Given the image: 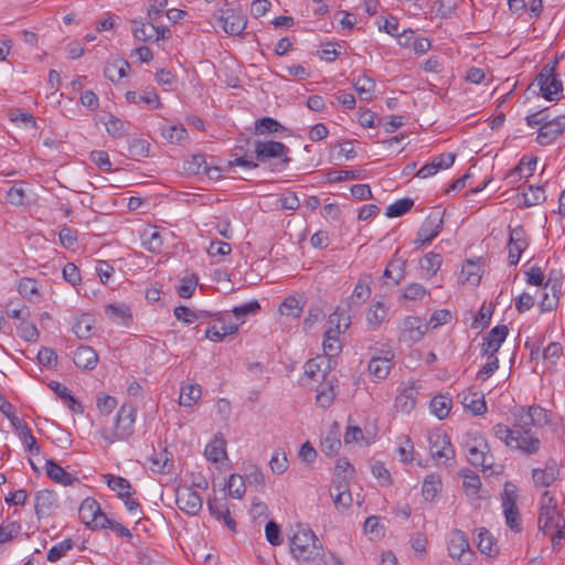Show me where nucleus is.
Returning <instances> with one entry per match:
<instances>
[{
  "mask_svg": "<svg viewBox=\"0 0 565 565\" xmlns=\"http://www.w3.org/2000/svg\"><path fill=\"white\" fill-rule=\"evenodd\" d=\"M290 553L300 565H321L324 551L321 542L310 529L299 527L290 537Z\"/></svg>",
  "mask_w": 565,
  "mask_h": 565,
  "instance_id": "f257e3e1",
  "label": "nucleus"
},
{
  "mask_svg": "<svg viewBox=\"0 0 565 565\" xmlns=\"http://www.w3.org/2000/svg\"><path fill=\"white\" fill-rule=\"evenodd\" d=\"M514 416V434L521 436L524 441L525 437L539 438L533 431V427H543L550 423V415L547 411L539 405L530 407L520 406L513 412Z\"/></svg>",
  "mask_w": 565,
  "mask_h": 565,
  "instance_id": "f03ea898",
  "label": "nucleus"
},
{
  "mask_svg": "<svg viewBox=\"0 0 565 565\" xmlns=\"http://www.w3.org/2000/svg\"><path fill=\"white\" fill-rule=\"evenodd\" d=\"M136 422V408L131 404H122L119 408L113 428H104L102 437L108 443L114 444L118 440H125L134 434Z\"/></svg>",
  "mask_w": 565,
  "mask_h": 565,
  "instance_id": "7ed1b4c3",
  "label": "nucleus"
},
{
  "mask_svg": "<svg viewBox=\"0 0 565 565\" xmlns=\"http://www.w3.org/2000/svg\"><path fill=\"white\" fill-rule=\"evenodd\" d=\"M468 461L483 471L493 466V456L484 437L478 434H469L465 441Z\"/></svg>",
  "mask_w": 565,
  "mask_h": 565,
  "instance_id": "20e7f679",
  "label": "nucleus"
},
{
  "mask_svg": "<svg viewBox=\"0 0 565 565\" xmlns=\"http://www.w3.org/2000/svg\"><path fill=\"white\" fill-rule=\"evenodd\" d=\"M493 435L503 441L511 449L521 450L523 454L533 455L540 450L541 440L540 438L525 437L527 441L521 438V436L514 434V428H510L503 424H497L492 428Z\"/></svg>",
  "mask_w": 565,
  "mask_h": 565,
  "instance_id": "39448f33",
  "label": "nucleus"
},
{
  "mask_svg": "<svg viewBox=\"0 0 565 565\" xmlns=\"http://www.w3.org/2000/svg\"><path fill=\"white\" fill-rule=\"evenodd\" d=\"M518 498V487L513 482L507 481L501 494L502 509L507 525L515 533L522 531V519L516 507Z\"/></svg>",
  "mask_w": 565,
  "mask_h": 565,
  "instance_id": "423d86ee",
  "label": "nucleus"
},
{
  "mask_svg": "<svg viewBox=\"0 0 565 565\" xmlns=\"http://www.w3.org/2000/svg\"><path fill=\"white\" fill-rule=\"evenodd\" d=\"M429 451L437 463H447L455 458V449L448 435L439 429L428 436Z\"/></svg>",
  "mask_w": 565,
  "mask_h": 565,
  "instance_id": "0eeeda50",
  "label": "nucleus"
},
{
  "mask_svg": "<svg viewBox=\"0 0 565 565\" xmlns=\"http://www.w3.org/2000/svg\"><path fill=\"white\" fill-rule=\"evenodd\" d=\"M542 96L546 100H557L563 90L562 82L556 77L554 67L545 66L535 78Z\"/></svg>",
  "mask_w": 565,
  "mask_h": 565,
  "instance_id": "6e6552de",
  "label": "nucleus"
},
{
  "mask_svg": "<svg viewBox=\"0 0 565 565\" xmlns=\"http://www.w3.org/2000/svg\"><path fill=\"white\" fill-rule=\"evenodd\" d=\"M449 556L461 564H469L473 557L467 535L460 530H454L448 544Z\"/></svg>",
  "mask_w": 565,
  "mask_h": 565,
  "instance_id": "1a4fd4ad",
  "label": "nucleus"
},
{
  "mask_svg": "<svg viewBox=\"0 0 565 565\" xmlns=\"http://www.w3.org/2000/svg\"><path fill=\"white\" fill-rule=\"evenodd\" d=\"M289 152L288 147L280 141H260L255 142V153L259 161H266L270 158H279L284 166L290 162V158L287 156Z\"/></svg>",
  "mask_w": 565,
  "mask_h": 565,
  "instance_id": "9d476101",
  "label": "nucleus"
},
{
  "mask_svg": "<svg viewBox=\"0 0 565 565\" xmlns=\"http://www.w3.org/2000/svg\"><path fill=\"white\" fill-rule=\"evenodd\" d=\"M218 25L230 35H239L247 25L245 15L235 9H221L217 15Z\"/></svg>",
  "mask_w": 565,
  "mask_h": 565,
  "instance_id": "9b49d317",
  "label": "nucleus"
},
{
  "mask_svg": "<svg viewBox=\"0 0 565 565\" xmlns=\"http://www.w3.org/2000/svg\"><path fill=\"white\" fill-rule=\"evenodd\" d=\"M175 503L188 515H196L203 505L201 495L186 486L175 490Z\"/></svg>",
  "mask_w": 565,
  "mask_h": 565,
  "instance_id": "f8f14e48",
  "label": "nucleus"
},
{
  "mask_svg": "<svg viewBox=\"0 0 565 565\" xmlns=\"http://www.w3.org/2000/svg\"><path fill=\"white\" fill-rule=\"evenodd\" d=\"M537 524L541 531L553 536V542L555 534L558 539L565 536V520L558 511L540 512Z\"/></svg>",
  "mask_w": 565,
  "mask_h": 565,
  "instance_id": "ddd939ff",
  "label": "nucleus"
},
{
  "mask_svg": "<svg viewBox=\"0 0 565 565\" xmlns=\"http://www.w3.org/2000/svg\"><path fill=\"white\" fill-rule=\"evenodd\" d=\"M565 130V116H557L544 121L539 128L536 141L541 146L553 143Z\"/></svg>",
  "mask_w": 565,
  "mask_h": 565,
  "instance_id": "4468645a",
  "label": "nucleus"
},
{
  "mask_svg": "<svg viewBox=\"0 0 565 565\" xmlns=\"http://www.w3.org/2000/svg\"><path fill=\"white\" fill-rule=\"evenodd\" d=\"M58 508V499L52 490H40L34 497V511L38 519L51 515Z\"/></svg>",
  "mask_w": 565,
  "mask_h": 565,
  "instance_id": "2eb2a0df",
  "label": "nucleus"
},
{
  "mask_svg": "<svg viewBox=\"0 0 565 565\" xmlns=\"http://www.w3.org/2000/svg\"><path fill=\"white\" fill-rule=\"evenodd\" d=\"M527 241L525 237V231L521 226H516L510 231V237L508 243V249H509V264L511 266H515L522 253L527 247Z\"/></svg>",
  "mask_w": 565,
  "mask_h": 565,
  "instance_id": "dca6fc26",
  "label": "nucleus"
},
{
  "mask_svg": "<svg viewBox=\"0 0 565 565\" xmlns=\"http://www.w3.org/2000/svg\"><path fill=\"white\" fill-rule=\"evenodd\" d=\"M509 329L507 326L501 324L494 327L484 338L481 348L482 355L492 358L499 351L501 344L507 339Z\"/></svg>",
  "mask_w": 565,
  "mask_h": 565,
  "instance_id": "f3484780",
  "label": "nucleus"
},
{
  "mask_svg": "<svg viewBox=\"0 0 565 565\" xmlns=\"http://www.w3.org/2000/svg\"><path fill=\"white\" fill-rule=\"evenodd\" d=\"M330 495L333 499L337 510L341 513L348 510L352 504V495L344 478L333 480Z\"/></svg>",
  "mask_w": 565,
  "mask_h": 565,
  "instance_id": "a211bd4d",
  "label": "nucleus"
},
{
  "mask_svg": "<svg viewBox=\"0 0 565 565\" xmlns=\"http://www.w3.org/2000/svg\"><path fill=\"white\" fill-rule=\"evenodd\" d=\"M456 159V154L452 152L441 153L433 158V160L423 166L417 171V177L425 179L436 174L441 169L450 168Z\"/></svg>",
  "mask_w": 565,
  "mask_h": 565,
  "instance_id": "6ab92c4d",
  "label": "nucleus"
},
{
  "mask_svg": "<svg viewBox=\"0 0 565 565\" xmlns=\"http://www.w3.org/2000/svg\"><path fill=\"white\" fill-rule=\"evenodd\" d=\"M394 353L392 351L384 352L381 356H373L369 362V372L377 381L386 379L391 369Z\"/></svg>",
  "mask_w": 565,
  "mask_h": 565,
  "instance_id": "aec40b11",
  "label": "nucleus"
},
{
  "mask_svg": "<svg viewBox=\"0 0 565 565\" xmlns=\"http://www.w3.org/2000/svg\"><path fill=\"white\" fill-rule=\"evenodd\" d=\"M45 472L53 482L60 483L62 486H73L74 483L79 482L78 478L65 471L64 468L56 463L53 459H47L45 461Z\"/></svg>",
  "mask_w": 565,
  "mask_h": 565,
  "instance_id": "412c9836",
  "label": "nucleus"
},
{
  "mask_svg": "<svg viewBox=\"0 0 565 565\" xmlns=\"http://www.w3.org/2000/svg\"><path fill=\"white\" fill-rule=\"evenodd\" d=\"M444 226L443 213L434 211L428 214L419 227L420 236L426 239H434L438 236Z\"/></svg>",
  "mask_w": 565,
  "mask_h": 565,
  "instance_id": "4be33fe9",
  "label": "nucleus"
},
{
  "mask_svg": "<svg viewBox=\"0 0 565 565\" xmlns=\"http://www.w3.org/2000/svg\"><path fill=\"white\" fill-rule=\"evenodd\" d=\"M73 361L77 367L90 371L97 365L98 354L92 347L81 345L75 350Z\"/></svg>",
  "mask_w": 565,
  "mask_h": 565,
  "instance_id": "5701e85b",
  "label": "nucleus"
},
{
  "mask_svg": "<svg viewBox=\"0 0 565 565\" xmlns=\"http://www.w3.org/2000/svg\"><path fill=\"white\" fill-rule=\"evenodd\" d=\"M11 424L20 439L25 444L28 451L31 455H38L40 448L26 423L21 418L13 417L11 418Z\"/></svg>",
  "mask_w": 565,
  "mask_h": 565,
  "instance_id": "b1692460",
  "label": "nucleus"
},
{
  "mask_svg": "<svg viewBox=\"0 0 565 565\" xmlns=\"http://www.w3.org/2000/svg\"><path fill=\"white\" fill-rule=\"evenodd\" d=\"M305 374L312 380H326L328 371L331 369V360L324 356H317L310 359L305 364Z\"/></svg>",
  "mask_w": 565,
  "mask_h": 565,
  "instance_id": "393cba45",
  "label": "nucleus"
},
{
  "mask_svg": "<svg viewBox=\"0 0 565 565\" xmlns=\"http://www.w3.org/2000/svg\"><path fill=\"white\" fill-rule=\"evenodd\" d=\"M207 508L210 513L217 520H223L225 525L231 530L235 531L236 523L231 516L227 504L216 498L207 501Z\"/></svg>",
  "mask_w": 565,
  "mask_h": 565,
  "instance_id": "a878e982",
  "label": "nucleus"
},
{
  "mask_svg": "<svg viewBox=\"0 0 565 565\" xmlns=\"http://www.w3.org/2000/svg\"><path fill=\"white\" fill-rule=\"evenodd\" d=\"M559 469L556 462L546 465L544 469H534L532 478L535 486L550 487L558 477Z\"/></svg>",
  "mask_w": 565,
  "mask_h": 565,
  "instance_id": "bb28decb",
  "label": "nucleus"
},
{
  "mask_svg": "<svg viewBox=\"0 0 565 565\" xmlns=\"http://www.w3.org/2000/svg\"><path fill=\"white\" fill-rule=\"evenodd\" d=\"M418 391L415 385L405 387L395 398V407L403 413H411L417 403Z\"/></svg>",
  "mask_w": 565,
  "mask_h": 565,
  "instance_id": "cd10ccee",
  "label": "nucleus"
},
{
  "mask_svg": "<svg viewBox=\"0 0 565 565\" xmlns=\"http://www.w3.org/2000/svg\"><path fill=\"white\" fill-rule=\"evenodd\" d=\"M220 324H212L205 331V337L215 342L222 341L226 335L234 334L238 330V324L226 323L224 319H217Z\"/></svg>",
  "mask_w": 565,
  "mask_h": 565,
  "instance_id": "c85d7f7f",
  "label": "nucleus"
},
{
  "mask_svg": "<svg viewBox=\"0 0 565 565\" xmlns=\"http://www.w3.org/2000/svg\"><path fill=\"white\" fill-rule=\"evenodd\" d=\"M427 329V324L424 326L422 320L417 317H407L404 320V330H403V339L409 340L413 342L419 341L425 331Z\"/></svg>",
  "mask_w": 565,
  "mask_h": 565,
  "instance_id": "c756f323",
  "label": "nucleus"
},
{
  "mask_svg": "<svg viewBox=\"0 0 565 565\" xmlns=\"http://www.w3.org/2000/svg\"><path fill=\"white\" fill-rule=\"evenodd\" d=\"M388 308L382 301H375L366 312V323L370 330H377L387 317Z\"/></svg>",
  "mask_w": 565,
  "mask_h": 565,
  "instance_id": "7c9ffc66",
  "label": "nucleus"
},
{
  "mask_svg": "<svg viewBox=\"0 0 565 565\" xmlns=\"http://www.w3.org/2000/svg\"><path fill=\"white\" fill-rule=\"evenodd\" d=\"M50 388L61 397V399L67 405L74 413H83L82 404L72 395L71 391L58 382L52 381L49 384Z\"/></svg>",
  "mask_w": 565,
  "mask_h": 565,
  "instance_id": "2f4dec72",
  "label": "nucleus"
},
{
  "mask_svg": "<svg viewBox=\"0 0 565 565\" xmlns=\"http://www.w3.org/2000/svg\"><path fill=\"white\" fill-rule=\"evenodd\" d=\"M371 277H361L354 287L352 296L349 299V306H360L364 303L371 296Z\"/></svg>",
  "mask_w": 565,
  "mask_h": 565,
  "instance_id": "473e14b6",
  "label": "nucleus"
},
{
  "mask_svg": "<svg viewBox=\"0 0 565 565\" xmlns=\"http://www.w3.org/2000/svg\"><path fill=\"white\" fill-rule=\"evenodd\" d=\"M104 478H105L108 487L113 491L117 492L118 498L125 499V498L131 497L135 493L132 486L126 478L115 477L113 475H104Z\"/></svg>",
  "mask_w": 565,
  "mask_h": 565,
  "instance_id": "72a5a7b5",
  "label": "nucleus"
},
{
  "mask_svg": "<svg viewBox=\"0 0 565 565\" xmlns=\"http://www.w3.org/2000/svg\"><path fill=\"white\" fill-rule=\"evenodd\" d=\"M339 335V330H326L322 342L326 359L330 360L341 352L342 345Z\"/></svg>",
  "mask_w": 565,
  "mask_h": 565,
  "instance_id": "f704fd0d",
  "label": "nucleus"
},
{
  "mask_svg": "<svg viewBox=\"0 0 565 565\" xmlns=\"http://www.w3.org/2000/svg\"><path fill=\"white\" fill-rule=\"evenodd\" d=\"M204 455L209 461L214 463H217L226 458L224 439L222 437L215 436L214 439L206 445Z\"/></svg>",
  "mask_w": 565,
  "mask_h": 565,
  "instance_id": "c9c22d12",
  "label": "nucleus"
},
{
  "mask_svg": "<svg viewBox=\"0 0 565 565\" xmlns=\"http://www.w3.org/2000/svg\"><path fill=\"white\" fill-rule=\"evenodd\" d=\"M105 313L117 323L128 324L131 320L130 309L125 303H110L106 306Z\"/></svg>",
  "mask_w": 565,
  "mask_h": 565,
  "instance_id": "e433bc0d",
  "label": "nucleus"
},
{
  "mask_svg": "<svg viewBox=\"0 0 565 565\" xmlns=\"http://www.w3.org/2000/svg\"><path fill=\"white\" fill-rule=\"evenodd\" d=\"M173 466L171 454L162 449L159 454H153L150 458V469L157 473L169 472Z\"/></svg>",
  "mask_w": 565,
  "mask_h": 565,
  "instance_id": "4c0bfd02",
  "label": "nucleus"
},
{
  "mask_svg": "<svg viewBox=\"0 0 565 565\" xmlns=\"http://www.w3.org/2000/svg\"><path fill=\"white\" fill-rule=\"evenodd\" d=\"M441 491V480L439 476L430 473L426 476L422 487V494L426 501H433Z\"/></svg>",
  "mask_w": 565,
  "mask_h": 565,
  "instance_id": "58836bf2",
  "label": "nucleus"
},
{
  "mask_svg": "<svg viewBox=\"0 0 565 565\" xmlns=\"http://www.w3.org/2000/svg\"><path fill=\"white\" fill-rule=\"evenodd\" d=\"M201 395L202 391L200 385L188 384L181 388L179 404L184 407H191L201 398Z\"/></svg>",
  "mask_w": 565,
  "mask_h": 565,
  "instance_id": "ea45409f",
  "label": "nucleus"
},
{
  "mask_svg": "<svg viewBox=\"0 0 565 565\" xmlns=\"http://www.w3.org/2000/svg\"><path fill=\"white\" fill-rule=\"evenodd\" d=\"M451 398L444 395L435 396L429 404L430 412L438 418H446L451 409Z\"/></svg>",
  "mask_w": 565,
  "mask_h": 565,
  "instance_id": "a19ab883",
  "label": "nucleus"
},
{
  "mask_svg": "<svg viewBox=\"0 0 565 565\" xmlns=\"http://www.w3.org/2000/svg\"><path fill=\"white\" fill-rule=\"evenodd\" d=\"M129 64L126 61H114L107 63L104 68V75L111 82H118L127 75Z\"/></svg>",
  "mask_w": 565,
  "mask_h": 565,
  "instance_id": "79ce46f5",
  "label": "nucleus"
},
{
  "mask_svg": "<svg viewBox=\"0 0 565 565\" xmlns=\"http://www.w3.org/2000/svg\"><path fill=\"white\" fill-rule=\"evenodd\" d=\"M478 548L479 551L488 556H495L498 548L494 543L493 536L486 529H480L478 533Z\"/></svg>",
  "mask_w": 565,
  "mask_h": 565,
  "instance_id": "37998d69",
  "label": "nucleus"
},
{
  "mask_svg": "<svg viewBox=\"0 0 565 565\" xmlns=\"http://www.w3.org/2000/svg\"><path fill=\"white\" fill-rule=\"evenodd\" d=\"M481 279V269L480 266L472 262L467 260L466 265H463L460 274V280L462 282H468L471 286L479 285Z\"/></svg>",
  "mask_w": 565,
  "mask_h": 565,
  "instance_id": "c03bdc74",
  "label": "nucleus"
},
{
  "mask_svg": "<svg viewBox=\"0 0 565 565\" xmlns=\"http://www.w3.org/2000/svg\"><path fill=\"white\" fill-rule=\"evenodd\" d=\"M99 503L95 499L86 498L79 505V518L86 525H90L93 519L97 512H99Z\"/></svg>",
  "mask_w": 565,
  "mask_h": 565,
  "instance_id": "a18cd8bd",
  "label": "nucleus"
},
{
  "mask_svg": "<svg viewBox=\"0 0 565 565\" xmlns=\"http://www.w3.org/2000/svg\"><path fill=\"white\" fill-rule=\"evenodd\" d=\"M354 88L362 100H371L375 89L374 79L367 76H359L354 82Z\"/></svg>",
  "mask_w": 565,
  "mask_h": 565,
  "instance_id": "49530a36",
  "label": "nucleus"
},
{
  "mask_svg": "<svg viewBox=\"0 0 565 565\" xmlns=\"http://www.w3.org/2000/svg\"><path fill=\"white\" fill-rule=\"evenodd\" d=\"M126 98L131 103H145L147 105H151L154 108L160 107V99L156 92L148 90L143 94H138L137 92H127Z\"/></svg>",
  "mask_w": 565,
  "mask_h": 565,
  "instance_id": "de8ad7c7",
  "label": "nucleus"
},
{
  "mask_svg": "<svg viewBox=\"0 0 565 565\" xmlns=\"http://www.w3.org/2000/svg\"><path fill=\"white\" fill-rule=\"evenodd\" d=\"M93 330V318L89 315H82L73 326V332L78 339H88Z\"/></svg>",
  "mask_w": 565,
  "mask_h": 565,
  "instance_id": "09e8293b",
  "label": "nucleus"
},
{
  "mask_svg": "<svg viewBox=\"0 0 565 565\" xmlns=\"http://www.w3.org/2000/svg\"><path fill=\"white\" fill-rule=\"evenodd\" d=\"M441 265V257L436 253H428L420 260V268L426 273L428 277L436 275Z\"/></svg>",
  "mask_w": 565,
  "mask_h": 565,
  "instance_id": "8fccbe9b",
  "label": "nucleus"
},
{
  "mask_svg": "<svg viewBox=\"0 0 565 565\" xmlns=\"http://www.w3.org/2000/svg\"><path fill=\"white\" fill-rule=\"evenodd\" d=\"M226 487L228 489L230 497L235 499H242L246 491L244 478L237 473L230 476Z\"/></svg>",
  "mask_w": 565,
  "mask_h": 565,
  "instance_id": "3c124183",
  "label": "nucleus"
},
{
  "mask_svg": "<svg viewBox=\"0 0 565 565\" xmlns=\"http://www.w3.org/2000/svg\"><path fill=\"white\" fill-rule=\"evenodd\" d=\"M414 205V201L412 199L405 198L397 200L393 204L388 205L385 212L387 217H399L407 213Z\"/></svg>",
  "mask_w": 565,
  "mask_h": 565,
  "instance_id": "603ef678",
  "label": "nucleus"
},
{
  "mask_svg": "<svg viewBox=\"0 0 565 565\" xmlns=\"http://www.w3.org/2000/svg\"><path fill=\"white\" fill-rule=\"evenodd\" d=\"M523 204L527 207L535 206L545 201V192L541 186L530 185L526 192H523Z\"/></svg>",
  "mask_w": 565,
  "mask_h": 565,
  "instance_id": "864d4df0",
  "label": "nucleus"
},
{
  "mask_svg": "<svg viewBox=\"0 0 565 565\" xmlns=\"http://www.w3.org/2000/svg\"><path fill=\"white\" fill-rule=\"evenodd\" d=\"M281 129H284V127L276 119L270 117H264L255 121L256 135L277 132Z\"/></svg>",
  "mask_w": 565,
  "mask_h": 565,
  "instance_id": "5fc2aeb1",
  "label": "nucleus"
},
{
  "mask_svg": "<svg viewBox=\"0 0 565 565\" xmlns=\"http://www.w3.org/2000/svg\"><path fill=\"white\" fill-rule=\"evenodd\" d=\"M74 546V542L72 539H65L58 544L52 546L47 552V559L50 562H57L63 556L66 555L68 551H71Z\"/></svg>",
  "mask_w": 565,
  "mask_h": 565,
  "instance_id": "6e6d98bb",
  "label": "nucleus"
},
{
  "mask_svg": "<svg viewBox=\"0 0 565 565\" xmlns=\"http://www.w3.org/2000/svg\"><path fill=\"white\" fill-rule=\"evenodd\" d=\"M260 310V305L257 300H252L246 303L236 306L232 309L234 317L241 322L249 315H256Z\"/></svg>",
  "mask_w": 565,
  "mask_h": 565,
  "instance_id": "4d7b16f0",
  "label": "nucleus"
},
{
  "mask_svg": "<svg viewBox=\"0 0 565 565\" xmlns=\"http://www.w3.org/2000/svg\"><path fill=\"white\" fill-rule=\"evenodd\" d=\"M199 278L195 274L186 275L180 280V285L178 287V295L181 298H190L195 287L198 286Z\"/></svg>",
  "mask_w": 565,
  "mask_h": 565,
  "instance_id": "13d9d810",
  "label": "nucleus"
},
{
  "mask_svg": "<svg viewBox=\"0 0 565 565\" xmlns=\"http://www.w3.org/2000/svg\"><path fill=\"white\" fill-rule=\"evenodd\" d=\"M279 312L282 316H288L292 318H299L302 312V307L300 305L299 299L296 297H288L279 307Z\"/></svg>",
  "mask_w": 565,
  "mask_h": 565,
  "instance_id": "bf43d9fd",
  "label": "nucleus"
},
{
  "mask_svg": "<svg viewBox=\"0 0 565 565\" xmlns=\"http://www.w3.org/2000/svg\"><path fill=\"white\" fill-rule=\"evenodd\" d=\"M456 8V0H437L435 2L434 12L441 19H449L455 13Z\"/></svg>",
  "mask_w": 565,
  "mask_h": 565,
  "instance_id": "052dcab7",
  "label": "nucleus"
},
{
  "mask_svg": "<svg viewBox=\"0 0 565 565\" xmlns=\"http://www.w3.org/2000/svg\"><path fill=\"white\" fill-rule=\"evenodd\" d=\"M21 524L17 521L2 523L0 526V545L10 542L21 532Z\"/></svg>",
  "mask_w": 565,
  "mask_h": 565,
  "instance_id": "680f3d73",
  "label": "nucleus"
},
{
  "mask_svg": "<svg viewBox=\"0 0 565 565\" xmlns=\"http://www.w3.org/2000/svg\"><path fill=\"white\" fill-rule=\"evenodd\" d=\"M270 469L274 473L281 475L288 468V459L285 452L276 451L269 461Z\"/></svg>",
  "mask_w": 565,
  "mask_h": 565,
  "instance_id": "e2e57ef3",
  "label": "nucleus"
},
{
  "mask_svg": "<svg viewBox=\"0 0 565 565\" xmlns=\"http://www.w3.org/2000/svg\"><path fill=\"white\" fill-rule=\"evenodd\" d=\"M335 397L334 388L331 384H328L322 390L318 391L317 404L323 408L329 407Z\"/></svg>",
  "mask_w": 565,
  "mask_h": 565,
  "instance_id": "0e129e2a",
  "label": "nucleus"
},
{
  "mask_svg": "<svg viewBox=\"0 0 565 565\" xmlns=\"http://www.w3.org/2000/svg\"><path fill=\"white\" fill-rule=\"evenodd\" d=\"M163 137L171 143H178L186 138V130L179 126H169L163 129Z\"/></svg>",
  "mask_w": 565,
  "mask_h": 565,
  "instance_id": "69168bd1",
  "label": "nucleus"
},
{
  "mask_svg": "<svg viewBox=\"0 0 565 565\" xmlns=\"http://www.w3.org/2000/svg\"><path fill=\"white\" fill-rule=\"evenodd\" d=\"M265 534H266V539L267 541L273 545V546H278L282 543V540L280 537V527L279 525L274 522V521H269L266 526H265Z\"/></svg>",
  "mask_w": 565,
  "mask_h": 565,
  "instance_id": "338daca9",
  "label": "nucleus"
},
{
  "mask_svg": "<svg viewBox=\"0 0 565 565\" xmlns=\"http://www.w3.org/2000/svg\"><path fill=\"white\" fill-rule=\"evenodd\" d=\"M117 406V401L110 395L97 397V408L102 415L108 416Z\"/></svg>",
  "mask_w": 565,
  "mask_h": 565,
  "instance_id": "774afa93",
  "label": "nucleus"
}]
</instances>
